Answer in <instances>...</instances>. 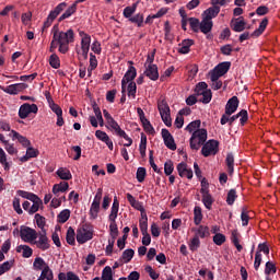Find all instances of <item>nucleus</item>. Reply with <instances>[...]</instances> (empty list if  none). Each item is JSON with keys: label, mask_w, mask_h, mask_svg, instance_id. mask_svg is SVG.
<instances>
[{"label": "nucleus", "mask_w": 280, "mask_h": 280, "mask_svg": "<svg viewBox=\"0 0 280 280\" xmlns=\"http://www.w3.org/2000/svg\"><path fill=\"white\" fill-rule=\"evenodd\" d=\"M162 139H164V144L168 150H176V142L174 141V136L170 133V130L162 129Z\"/></svg>", "instance_id": "obj_15"}, {"label": "nucleus", "mask_w": 280, "mask_h": 280, "mask_svg": "<svg viewBox=\"0 0 280 280\" xmlns=\"http://www.w3.org/2000/svg\"><path fill=\"white\" fill-rule=\"evenodd\" d=\"M38 235V240L33 241V244L39 248V250H49L50 244H49V237H47V231L43 230Z\"/></svg>", "instance_id": "obj_10"}, {"label": "nucleus", "mask_w": 280, "mask_h": 280, "mask_svg": "<svg viewBox=\"0 0 280 280\" xmlns=\"http://www.w3.org/2000/svg\"><path fill=\"white\" fill-rule=\"evenodd\" d=\"M33 202L32 207L28 210L30 215H34L43 207V199L40 197H35L34 199L31 200Z\"/></svg>", "instance_id": "obj_27"}, {"label": "nucleus", "mask_w": 280, "mask_h": 280, "mask_svg": "<svg viewBox=\"0 0 280 280\" xmlns=\"http://www.w3.org/2000/svg\"><path fill=\"white\" fill-rule=\"evenodd\" d=\"M201 202L203 203L206 209H208V211H211L214 200L211 195H206V196H202Z\"/></svg>", "instance_id": "obj_46"}, {"label": "nucleus", "mask_w": 280, "mask_h": 280, "mask_svg": "<svg viewBox=\"0 0 280 280\" xmlns=\"http://www.w3.org/2000/svg\"><path fill=\"white\" fill-rule=\"evenodd\" d=\"M32 113H34V115L38 113V105L24 103L23 105L20 106L19 117L20 119H27V117H30V114Z\"/></svg>", "instance_id": "obj_9"}, {"label": "nucleus", "mask_w": 280, "mask_h": 280, "mask_svg": "<svg viewBox=\"0 0 280 280\" xmlns=\"http://www.w3.org/2000/svg\"><path fill=\"white\" fill-rule=\"evenodd\" d=\"M144 75H147L149 80L156 82V80H159V67L156 65H149L144 71Z\"/></svg>", "instance_id": "obj_17"}, {"label": "nucleus", "mask_w": 280, "mask_h": 280, "mask_svg": "<svg viewBox=\"0 0 280 280\" xmlns=\"http://www.w3.org/2000/svg\"><path fill=\"white\" fill-rule=\"evenodd\" d=\"M127 91L129 97H137V83L135 81H130L127 86Z\"/></svg>", "instance_id": "obj_59"}, {"label": "nucleus", "mask_w": 280, "mask_h": 280, "mask_svg": "<svg viewBox=\"0 0 280 280\" xmlns=\"http://www.w3.org/2000/svg\"><path fill=\"white\" fill-rule=\"evenodd\" d=\"M59 280H80V277H78L73 271H69L67 273L60 272L58 275Z\"/></svg>", "instance_id": "obj_44"}, {"label": "nucleus", "mask_w": 280, "mask_h": 280, "mask_svg": "<svg viewBox=\"0 0 280 280\" xmlns=\"http://www.w3.org/2000/svg\"><path fill=\"white\" fill-rule=\"evenodd\" d=\"M232 243L234 244L235 248L237 249L238 253H242V245L240 244V232L237 230L232 231L231 235Z\"/></svg>", "instance_id": "obj_37"}, {"label": "nucleus", "mask_w": 280, "mask_h": 280, "mask_svg": "<svg viewBox=\"0 0 280 280\" xmlns=\"http://www.w3.org/2000/svg\"><path fill=\"white\" fill-rule=\"evenodd\" d=\"M68 189H69V183H67V182H61V183H59V184H55L54 186H52V194L55 195V196H58V194H65V191H68Z\"/></svg>", "instance_id": "obj_28"}, {"label": "nucleus", "mask_w": 280, "mask_h": 280, "mask_svg": "<svg viewBox=\"0 0 280 280\" xmlns=\"http://www.w3.org/2000/svg\"><path fill=\"white\" fill-rule=\"evenodd\" d=\"M231 27L233 32H244V30H246V21H244L243 16H240L235 19V21H232Z\"/></svg>", "instance_id": "obj_21"}, {"label": "nucleus", "mask_w": 280, "mask_h": 280, "mask_svg": "<svg viewBox=\"0 0 280 280\" xmlns=\"http://www.w3.org/2000/svg\"><path fill=\"white\" fill-rule=\"evenodd\" d=\"M173 172H174V162L172 160H167L164 163V174L166 176H172Z\"/></svg>", "instance_id": "obj_57"}, {"label": "nucleus", "mask_w": 280, "mask_h": 280, "mask_svg": "<svg viewBox=\"0 0 280 280\" xmlns=\"http://www.w3.org/2000/svg\"><path fill=\"white\" fill-rule=\"evenodd\" d=\"M149 163L152 167V170L156 173V174H163V171L161 168H159V166L156 165V163H154V151H150L149 152Z\"/></svg>", "instance_id": "obj_47"}, {"label": "nucleus", "mask_w": 280, "mask_h": 280, "mask_svg": "<svg viewBox=\"0 0 280 280\" xmlns=\"http://www.w3.org/2000/svg\"><path fill=\"white\" fill-rule=\"evenodd\" d=\"M191 232L195 233V237L198 240H205L206 237H209L211 235V232L209 230V226L207 225H198V228H192Z\"/></svg>", "instance_id": "obj_12"}, {"label": "nucleus", "mask_w": 280, "mask_h": 280, "mask_svg": "<svg viewBox=\"0 0 280 280\" xmlns=\"http://www.w3.org/2000/svg\"><path fill=\"white\" fill-rule=\"evenodd\" d=\"M191 45H194L192 39H184L182 42V47L178 49V54H189V51H191Z\"/></svg>", "instance_id": "obj_35"}, {"label": "nucleus", "mask_w": 280, "mask_h": 280, "mask_svg": "<svg viewBox=\"0 0 280 280\" xmlns=\"http://www.w3.org/2000/svg\"><path fill=\"white\" fill-rule=\"evenodd\" d=\"M42 279H46V280H54V271L51 270V268L46 267L44 269H42V273L39 276Z\"/></svg>", "instance_id": "obj_52"}, {"label": "nucleus", "mask_w": 280, "mask_h": 280, "mask_svg": "<svg viewBox=\"0 0 280 280\" xmlns=\"http://www.w3.org/2000/svg\"><path fill=\"white\" fill-rule=\"evenodd\" d=\"M135 12H137V3H133L131 7H126L122 11V16H125V19H128L130 21Z\"/></svg>", "instance_id": "obj_41"}, {"label": "nucleus", "mask_w": 280, "mask_h": 280, "mask_svg": "<svg viewBox=\"0 0 280 280\" xmlns=\"http://www.w3.org/2000/svg\"><path fill=\"white\" fill-rule=\"evenodd\" d=\"M225 163L228 165V172L229 174H233L234 172V165H235V156H233V153H228Z\"/></svg>", "instance_id": "obj_40"}, {"label": "nucleus", "mask_w": 280, "mask_h": 280, "mask_svg": "<svg viewBox=\"0 0 280 280\" xmlns=\"http://www.w3.org/2000/svg\"><path fill=\"white\" fill-rule=\"evenodd\" d=\"M18 196H20L21 198H25L26 200H34L37 195L34 192H30V191H25V190H18L16 191Z\"/></svg>", "instance_id": "obj_58"}, {"label": "nucleus", "mask_w": 280, "mask_h": 280, "mask_svg": "<svg viewBox=\"0 0 280 280\" xmlns=\"http://www.w3.org/2000/svg\"><path fill=\"white\" fill-rule=\"evenodd\" d=\"M240 117H241V119H240ZM237 119H240L241 126H244V124H246V121H248V110L242 109L238 114L231 116L230 117V126H232L234 121H237Z\"/></svg>", "instance_id": "obj_18"}, {"label": "nucleus", "mask_w": 280, "mask_h": 280, "mask_svg": "<svg viewBox=\"0 0 280 280\" xmlns=\"http://www.w3.org/2000/svg\"><path fill=\"white\" fill-rule=\"evenodd\" d=\"M93 225L85 223L77 230V242L78 244H86L93 240Z\"/></svg>", "instance_id": "obj_3"}, {"label": "nucleus", "mask_w": 280, "mask_h": 280, "mask_svg": "<svg viewBox=\"0 0 280 280\" xmlns=\"http://www.w3.org/2000/svg\"><path fill=\"white\" fill-rule=\"evenodd\" d=\"M188 247H189V250H191V253H196V250L200 248V238H198V236H194L190 240Z\"/></svg>", "instance_id": "obj_49"}, {"label": "nucleus", "mask_w": 280, "mask_h": 280, "mask_svg": "<svg viewBox=\"0 0 280 280\" xmlns=\"http://www.w3.org/2000/svg\"><path fill=\"white\" fill-rule=\"evenodd\" d=\"M164 38L165 40H174V34H172V26L170 25V21L164 23Z\"/></svg>", "instance_id": "obj_43"}, {"label": "nucleus", "mask_w": 280, "mask_h": 280, "mask_svg": "<svg viewBox=\"0 0 280 280\" xmlns=\"http://www.w3.org/2000/svg\"><path fill=\"white\" fill-rule=\"evenodd\" d=\"M199 30L202 34H210L211 30H213V21L203 18L200 22Z\"/></svg>", "instance_id": "obj_24"}, {"label": "nucleus", "mask_w": 280, "mask_h": 280, "mask_svg": "<svg viewBox=\"0 0 280 280\" xmlns=\"http://www.w3.org/2000/svg\"><path fill=\"white\" fill-rule=\"evenodd\" d=\"M46 267H49V265L46 264L45 259H43L42 257H36L34 259V262H33V269L34 270H43Z\"/></svg>", "instance_id": "obj_38"}, {"label": "nucleus", "mask_w": 280, "mask_h": 280, "mask_svg": "<svg viewBox=\"0 0 280 280\" xmlns=\"http://www.w3.org/2000/svg\"><path fill=\"white\" fill-rule=\"evenodd\" d=\"M39 154V151L32 148V147H28L26 149V154L23 155L22 158H20V161L21 163H27V161H30V159H36V156H38Z\"/></svg>", "instance_id": "obj_23"}, {"label": "nucleus", "mask_w": 280, "mask_h": 280, "mask_svg": "<svg viewBox=\"0 0 280 280\" xmlns=\"http://www.w3.org/2000/svg\"><path fill=\"white\" fill-rule=\"evenodd\" d=\"M20 237L27 244H34V241L38 240V232L30 226L22 225L20 228Z\"/></svg>", "instance_id": "obj_4"}, {"label": "nucleus", "mask_w": 280, "mask_h": 280, "mask_svg": "<svg viewBox=\"0 0 280 280\" xmlns=\"http://www.w3.org/2000/svg\"><path fill=\"white\" fill-rule=\"evenodd\" d=\"M69 218H71V210H69V209L62 210L57 215V220H58L59 224H65V222H67L69 220Z\"/></svg>", "instance_id": "obj_39"}, {"label": "nucleus", "mask_w": 280, "mask_h": 280, "mask_svg": "<svg viewBox=\"0 0 280 280\" xmlns=\"http://www.w3.org/2000/svg\"><path fill=\"white\" fill-rule=\"evenodd\" d=\"M231 69V61H223L219 63L211 72L210 80H220L222 75H226Z\"/></svg>", "instance_id": "obj_6"}, {"label": "nucleus", "mask_w": 280, "mask_h": 280, "mask_svg": "<svg viewBox=\"0 0 280 280\" xmlns=\"http://www.w3.org/2000/svg\"><path fill=\"white\" fill-rule=\"evenodd\" d=\"M132 257H135V249H126L120 257V261L122 264H130V261H132Z\"/></svg>", "instance_id": "obj_33"}, {"label": "nucleus", "mask_w": 280, "mask_h": 280, "mask_svg": "<svg viewBox=\"0 0 280 280\" xmlns=\"http://www.w3.org/2000/svg\"><path fill=\"white\" fill-rule=\"evenodd\" d=\"M200 124H201L200 120L191 121L190 124L187 125L185 130H187V132H196V130H200Z\"/></svg>", "instance_id": "obj_60"}, {"label": "nucleus", "mask_w": 280, "mask_h": 280, "mask_svg": "<svg viewBox=\"0 0 280 280\" xmlns=\"http://www.w3.org/2000/svg\"><path fill=\"white\" fill-rule=\"evenodd\" d=\"M158 109H159V113H160L161 116L171 114L170 105L167 104L166 100L159 101Z\"/></svg>", "instance_id": "obj_32"}, {"label": "nucleus", "mask_w": 280, "mask_h": 280, "mask_svg": "<svg viewBox=\"0 0 280 280\" xmlns=\"http://www.w3.org/2000/svg\"><path fill=\"white\" fill-rule=\"evenodd\" d=\"M235 200H237V190L230 189L226 197V203L232 207V205H235Z\"/></svg>", "instance_id": "obj_51"}, {"label": "nucleus", "mask_w": 280, "mask_h": 280, "mask_svg": "<svg viewBox=\"0 0 280 280\" xmlns=\"http://www.w3.org/2000/svg\"><path fill=\"white\" fill-rule=\"evenodd\" d=\"M21 252H22V257H24L25 259H30V257L34 255V249H32L30 245H19L16 247V253H21Z\"/></svg>", "instance_id": "obj_26"}, {"label": "nucleus", "mask_w": 280, "mask_h": 280, "mask_svg": "<svg viewBox=\"0 0 280 280\" xmlns=\"http://www.w3.org/2000/svg\"><path fill=\"white\" fill-rule=\"evenodd\" d=\"M202 208L200 206H196L194 208V223L196 226H200V223L202 222Z\"/></svg>", "instance_id": "obj_31"}, {"label": "nucleus", "mask_w": 280, "mask_h": 280, "mask_svg": "<svg viewBox=\"0 0 280 280\" xmlns=\"http://www.w3.org/2000/svg\"><path fill=\"white\" fill-rule=\"evenodd\" d=\"M200 95H202V97L199 100V102H201L202 104H209L213 97V93H211V90H207Z\"/></svg>", "instance_id": "obj_56"}, {"label": "nucleus", "mask_w": 280, "mask_h": 280, "mask_svg": "<svg viewBox=\"0 0 280 280\" xmlns=\"http://www.w3.org/2000/svg\"><path fill=\"white\" fill-rule=\"evenodd\" d=\"M201 154L202 156H215L218 152H220V142L218 140H209L208 142L202 144Z\"/></svg>", "instance_id": "obj_5"}, {"label": "nucleus", "mask_w": 280, "mask_h": 280, "mask_svg": "<svg viewBox=\"0 0 280 280\" xmlns=\"http://www.w3.org/2000/svg\"><path fill=\"white\" fill-rule=\"evenodd\" d=\"M77 11L78 7L75 5V3H73L65 11V13L61 14V16L58 19V22L61 23V21H65L66 19L73 16V14H75Z\"/></svg>", "instance_id": "obj_29"}, {"label": "nucleus", "mask_w": 280, "mask_h": 280, "mask_svg": "<svg viewBox=\"0 0 280 280\" xmlns=\"http://www.w3.org/2000/svg\"><path fill=\"white\" fill-rule=\"evenodd\" d=\"M118 213H119V200H117V197H115L112 209H110V213L108 215L109 222H116Z\"/></svg>", "instance_id": "obj_22"}, {"label": "nucleus", "mask_w": 280, "mask_h": 280, "mask_svg": "<svg viewBox=\"0 0 280 280\" xmlns=\"http://www.w3.org/2000/svg\"><path fill=\"white\" fill-rule=\"evenodd\" d=\"M240 108V98L232 96L225 105V115H233Z\"/></svg>", "instance_id": "obj_14"}, {"label": "nucleus", "mask_w": 280, "mask_h": 280, "mask_svg": "<svg viewBox=\"0 0 280 280\" xmlns=\"http://www.w3.org/2000/svg\"><path fill=\"white\" fill-rule=\"evenodd\" d=\"M177 172L180 178H188V180H191L194 178V171L189 167H187V163L180 162L177 165Z\"/></svg>", "instance_id": "obj_11"}, {"label": "nucleus", "mask_w": 280, "mask_h": 280, "mask_svg": "<svg viewBox=\"0 0 280 280\" xmlns=\"http://www.w3.org/2000/svg\"><path fill=\"white\" fill-rule=\"evenodd\" d=\"M142 219H140V231L142 235L148 234V214L141 215Z\"/></svg>", "instance_id": "obj_55"}, {"label": "nucleus", "mask_w": 280, "mask_h": 280, "mask_svg": "<svg viewBox=\"0 0 280 280\" xmlns=\"http://www.w3.org/2000/svg\"><path fill=\"white\" fill-rule=\"evenodd\" d=\"M102 280H113V268L106 266L102 271Z\"/></svg>", "instance_id": "obj_61"}, {"label": "nucleus", "mask_w": 280, "mask_h": 280, "mask_svg": "<svg viewBox=\"0 0 280 280\" xmlns=\"http://www.w3.org/2000/svg\"><path fill=\"white\" fill-rule=\"evenodd\" d=\"M241 220H242V226H248V222L250 220V217L248 215V210L246 208L242 209Z\"/></svg>", "instance_id": "obj_62"}, {"label": "nucleus", "mask_w": 280, "mask_h": 280, "mask_svg": "<svg viewBox=\"0 0 280 280\" xmlns=\"http://www.w3.org/2000/svg\"><path fill=\"white\" fill-rule=\"evenodd\" d=\"M52 32L54 35L49 48L50 54H54L56 49H58L60 54H67L69 51V45L75 43V33L73 32V28L62 32L58 31V26L55 25Z\"/></svg>", "instance_id": "obj_1"}, {"label": "nucleus", "mask_w": 280, "mask_h": 280, "mask_svg": "<svg viewBox=\"0 0 280 280\" xmlns=\"http://www.w3.org/2000/svg\"><path fill=\"white\" fill-rule=\"evenodd\" d=\"M102 196H103V190L102 188H98L90 208L91 220H97V215L100 213V205H102Z\"/></svg>", "instance_id": "obj_7"}, {"label": "nucleus", "mask_w": 280, "mask_h": 280, "mask_svg": "<svg viewBox=\"0 0 280 280\" xmlns=\"http://www.w3.org/2000/svg\"><path fill=\"white\" fill-rule=\"evenodd\" d=\"M10 137H12L13 141L14 139H16L19 143L23 145V148H30V145H32V142L27 138H25V136L19 133L16 130H11Z\"/></svg>", "instance_id": "obj_19"}, {"label": "nucleus", "mask_w": 280, "mask_h": 280, "mask_svg": "<svg viewBox=\"0 0 280 280\" xmlns=\"http://www.w3.org/2000/svg\"><path fill=\"white\" fill-rule=\"evenodd\" d=\"M145 176H148V171L145 170V167H138L136 173V178L138 183H143V180H145Z\"/></svg>", "instance_id": "obj_53"}, {"label": "nucleus", "mask_w": 280, "mask_h": 280, "mask_svg": "<svg viewBox=\"0 0 280 280\" xmlns=\"http://www.w3.org/2000/svg\"><path fill=\"white\" fill-rule=\"evenodd\" d=\"M141 124L145 132H148L149 135H154V127H152V124L150 122V120H148V118L141 120Z\"/></svg>", "instance_id": "obj_63"}, {"label": "nucleus", "mask_w": 280, "mask_h": 280, "mask_svg": "<svg viewBox=\"0 0 280 280\" xmlns=\"http://www.w3.org/2000/svg\"><path fill=\"white\" fill-rule=\"evenodd\" d=\"M79 36L81 37V49H91V35L80 31Z\"/></svg>", "instance_id": "obj_25"}, {"label": "nucleus", "mask_w": 280, "mask_h": 280, "mask_svg": "<svg viewBox=\"0 0 280 280\" xmlns=\"http://www.w3.org/2000/svg\"><path fill=\"white\" fill-rule=\"evenodd\" d=\"M127 200L129 205L136 209L137 211H140L141 215H145V208H143V203L135 198L131 194H127Z\"/></svg>", "instance_id": "obj_16"}, {"label": "nucleus", "mask_w": 280, "mask_h": 280, "mask_svg": "<svg viewBox=\"0 0 280 280\" xmlns=\"http://www.w3.org/2000/svg\"><path fill=\"white\" fill-rule=\"evenodd\" d=\"M130 23H135L137 27H143V13H137L129 19Z\"/></svg>", "instance_id": "obj_48"}, {"label": "nucleus", "mask_w": 280, "mask_h": 280, "mask_svg": "<svg viewBox=\"0 0 280 280\" xmlns=\"http://www.w3.org/2000/svg\"><path fill=\"white\" fill-rule=\"evenodd\" d=\"M67 8L66 2L59 3L47 16V20L44 22V30H47V27H51V23L58 19V15L63 12V10Z\"/></svg>", "instance_id": "obj_8"}, {"label": "nucleus", "mask_w": 280, "mask_h": 280, "mask_svg": "<svg viewBox=\"0 0 280 280\" xmlns=\"http://www.w3.org/2000/svg\"><path fill=\"white\" fill-rule=\"evenodd\" d=\"M12 266H14V260L11 261H4L0 265V277L1 275H5V272H9V270H12Z\"/></svg>", "instance_id": "obj_54"}, {"label": "nucleus", "mask_w": 280, "mask_h": 280, "mask_svg": "<svg viewBox=\"0 0 280 280\" xmlns=\"http://www.w3.org/2000/svg\"><path fill=\"white\" fill-rule=\"evenodd\" d=\"M219 14H220V7L212 5L203 12V19L208 21H213V19H215V16H218Z\"/></svg>", "instance_id": "obj_20"}, {"label": "nucleus", "mask_w": 280, "mask_h": 280, "mask_svg": "<svg viewBox=\"0 0 280 280\" xmlns=\"http://www.w3.org/2000/svg\"><path fill=\"white\" fill-rule=\"evenodd\" d=\"M208 86L207 82H199L195 89L196 95H202V93L207 92Z\"/></svg>", "instance_id": "obj_64"}, {"label": "nucleus", "mask_w": 280, "mask_h": 280, "mask_svg": "<svg viewBox=\"0 0 280 280\" xmlns=\"http://www.w3.org/2000/svg\"><path fill=\"white\" fill-rule=\"evenodd\" d=\"M135 78H137V68H135V66H130L121 80L122 89L128 86L129 82H133L132 80H135Z\"/></svg>", "instance_id": "obj_13"}, {"label": "nucleus", "mask_w": 280, "mask_h": 280, "mask_svg": "<svg viewBox=\"0 0 280 280\" xmlns=\"http://www.w3.org/2000/svg\"><path fill=\"white\" fill-rule=\"evenodd\" d=\"M207 129H197L196 131L192 132L189 143H190V150H200L201 145L203 143H207Z\"/></svg>", "instance_id": "obj_2"}, {"label": "nucleus", "mask_w": 280, "mask_h": 280, "mask_svg": "<svg viewBox=\"0 0 280 280\" xmlns=\"http://www.w3.org/2000/svg\"><path fill=\"white\" fill-rule=\"evenodd\" d=\"M266 27H268V18L262 19L259 27L252 33V36H261L266 32Z\"/></svg>", "instance_id": "obj_34"}, {"label": "nucleus", "mask_w": 280, "mask_h": 280, "mask_svg": "<svg viewBox=\"0 0 280 280\" xmlns=\"http://www.w3.org/2000/svg\"><path fill=\"white\" fill-rule=\"evenodd\" d=\"M188 23H189L190 30H192V32H195L196 34H198L200 32V20H198L196 18H189Z\"/></svg>", "instance_id": "obj_42"}, {"label": "nucleus", "mask_w": 280, "mask_h": 280, "mask_svg": "<svg viewBox=\"0 0 280 280\" xmlns=\"http://www.w3.org/2000/svg\"><path fill=\"white\" fill-rule=\"evenodd\" d=\"M49 65L52 67V69H60V57L56 55V52H52L49 57Z\"/></svg>", "instance_id": "obj_50"}, {"label": "nucleus", "mask_w": 280, "mask_h": 280, "mask_svg": "<svg viewBox=\"0 0 280 280\" xmlns=\"http://www.w3.org/2000/svg\"><path fill=\"white\" fill-rule=\"evenodd\" d=\"M57 176H59V178L61 180H71L73 178V175H71V171H69L68 168L65 167H60L57 172H56Z\"/></svg>", "instance_id": "obj_30"}, {"label": "nucleus", "mask_w": 280, "mask_h": 280, "mask_svg": "<svg viewBox=\"0 0 280 280\" xmlns=\"http://www.w3.org/2000/svg\"><path fill=\"white\" fill-rule=\"evenodd\" d=\"M66 241L70 246H75V230L71 226L67 230Z\"/></svg>", "instance_id": "obj_36"}, {"label": "nucleus", "mask_w": 280, "mask_h": 280, "mask_svg": "<svg viewBox=\"0 0 280 280\" xmlns=\"http://www.w3.org/2000/svg\"><path fill=\"white\" fill-rule=\"evenodd\" d=\"M265 275H277V265L272 261H267L265 265Z\"/></svg>", "instance_id": "obj_45"}]
</instances>
